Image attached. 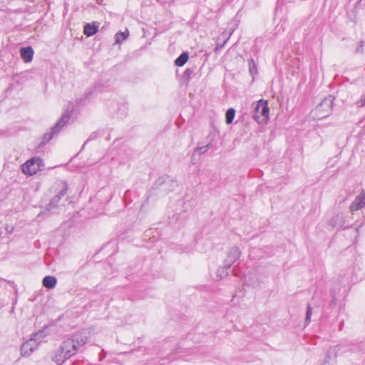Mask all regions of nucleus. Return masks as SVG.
<instances>
[{
    "label": "nucleus",
    "mask_w": 365,
    "mask_h": 365,
    "mask_svg": "<svg viewBox=\"0 0 365 365\" xmlns=\"http://www.w3.org/2000/svg\"><path fill=\"white\" fill-rule=\"evenodd\" d=\"M364 46H365V41H360L358 46L356 48V53H363Z\"/></svg>",
    "instance_id": "4be33fe9"
},
{
    "label": "nucleus",
    "mask_w": 365,
    "mask_h": 365,
    "mask_svg": "<svg viewBox=\"0 0 365 365\" xmlns=\"http://www.w3.org/2000/svg\"><path fill=\"white\" fill-rule=\"evenodd\" d=\"M312 314V309L309 304H307V312H306V317H305V322L307 324L309 323L311 320V317Z\"/></svg>",
    "instance_id": "aec40b11"
},
{
    "label": "nucleus",
    "mask_w": 365,
    "mask_h": 365,
    "mask_svg": "<svg viewBox=\"0 0 365 365\" xmlns=\"http://www.w3.org/2000/svg\"><path fill=\"white\" fill-rule=\"evenodd\" d=\"M269 109L267 101L259 100L255 107L253 118L258 123L266 122L269 118Z\"/></svg>",
    "instance_id": "39448f33"
},
{
    "label": "nucleus",
    "mask_w": 365,
    "mask_h": 365,
    "mask_svg": "<svg viewBox=\"0 0 365 365\" xmlns=\"http://www.w3.org/2000/svg\"><path fill=\"white\" fill-rule=\"evenodd\" d=\"M101 0H98V4H101Z\"/></svg>",
    "instance_id": "a878e982"
},
{
    "label": "nucleus",
    "mask_w": 365,
    "mask_h": 365,
    "mask_svg": "<svg viewBox=\"0 0 365 365\" xmlns=\"http://www.w3.org/2000/svg\"><path fill=\"white\" fill-rule=\"evenodd\" d=\"M42 166H43L42 159L39 157H34L24 163L21 165V170L25 175H33L41 170Z\"/></svg>",
    "instance_id": "20e7f679"
},
{
    "label": "nucleus",
    "mask_w": 365,
    "mask_h": 365,
    "mask_svg": "<svg viewBox=\"0 0 365 365\" xmlns=\"http://www.w3.org/2000/svg\"><path fill=\"white\" fill-rule=\"evenodd\" d=\"M211 144L209 143L206 145L205 146L198 147L195 150V153H198L199 155H201L202 153H205L210 147Z\"/></svg>",
    "instance_id": "412c9836"
},
{
    "label": "nucleus",
    "mask_w": 365,
    "mask_h": 365,
    "mask_svg": "<svg viewBox=\"0 0 365 365\" xmlns=\"http://www.w3.org/2000/svg\"><path fill=\"white\" fill-rule=\"evenodd\" d=\"M98 31V27L96 24H85L83 33L87 36L94 35Z\"/></svg>",
    "instance_id": "f8f14e48"
},
{
    "label": "nucleus",
    "mask_w": 365,
    "mask_h": 365,
    "mask_svg": "<svg viewBox=\"0 0 365 365\" xmlns=\"http://www.w3.org/2000/svg\"><path fill=\"white\" fill-rule=\"evenodd\" d=\"M61 200V198L59 196L56 195L51 200L49 204L48 205V208L49 210H51V209H53V208L56 207L57 206V205L58 204V202H60Z\"/></svg>",
    "instance_id": "a211bd4d"
},
{
    "label": "nucleus",
    "mask_w": 365,
    "mask_h": 365,
    "mask_svg": "<svg viewBox=\"0 0 365 365\" xmlns=\"http://www.w3.org/2000/svg\"><path fill=\"white\" fill-rule=\"evenodd\" d=\"M234 29H231L230 31H225L224 32H222L221 34V35L218 37V40H222V41L227 38V36H228V34L230 33V32H233Z\"/></svg>",
    "instance_id": "5701e85b"
},
{
    "label": "nucleus",
    "mask_w": 365,
    "mask_h": 365,
    "mask_svg": "<svg viewBox=\"0 0 365 365\" xmlns=\"http://www.w3.org/2000/svg\"><path fill=\"white\" fill-rule=\"evenodd\" d=\"M248 64H249L250 73L252 76H254V75L257 74V65H256L254 59L252 58L250 59H249Z\"/></svg>",
    "instance_id": "dca6fc26"
},
{
    "label": "nucleus",
    "mask_w": 365,
    "mask_h": 365,
    "mask_svg": "<svg viewBox=\"0 0 365 365\" xmlns=\"http://www.w3.org/2000/svg\"><path fill=\"white\" fill-rule=\"evenodd\" d=\"M241 251L238 247H232L230 249L227 258L224 262V267L228 269L240 258Z\"/></svg>",
    "instance_id": "0eeeda50"
},
{
    "label": "nucleus",
    "mask_w": 365,
    "mask_h": 365,
    "mask_svg": "<svg viewBox=\"0 0 365 365\" xmlns=\"http://www.w3.org/2000/svg\"><path fill=\"white\" fill-rule=\"evenodd\" d=\"M88 341L86 332L81 331L65 339L52 355L51 359L57 365H63L74 356Z\"/></svg>",
    "instance_id": "f257e3e1"
},
{
    "label": "nucleus",
    "mask_w": 365,
    "mask_h": 365,
    "mask_svg": "<svg viewBox=\"0 0 365 365\" xmlns=\"http://www.w3.org/2000/svg\"><path fill=\"white\" fill-rule=\"evenodd\" d=\"M334 98L329 96L324 98L316 107L314 115L319 119L326 118L331 113Z\"/></svg>",
    "instance_id": "7ed1b4c3"
},
{
    "label": "nucleus",
    "mask_w": 365,
    "mask_h": 365,
    "mask_svg": "<svg viewBox=\"0 0 365 365\" xmlns=\"http://www.w3.org/2000/svg\"><path fill=\"white\" fill-rule=\"evenodd\" d=\"M235 110L234 108H229L225 114V120L227 124H230L235 118Z\"/></svg>",
    "instance_id": "2eb2a0df"
},
{
    "label": "nucleus",
    "mask_w": 365,
    "mask_h": 365,
    "mask_svg": "<svg viewBox=\"0 0 365 365\" xmlns=\"http://www.w3.org/2000/svg\"><path fill=\"white\" fill-rule=\"evenodd\" d=\"M231 35H232V32H230L228 34V36H227V38L225 39L222 43L220 42L222 40H218L217 39V46H216L215 50L222 49L224 47V46L225 45V43L227 42V41L229 40V38L231 36Z\"/></svg>",
    "instance_id": "6ab92c4d"
},
{
    "label": "nucleus",
    "mask_w": 365,
    "mask_h": 365,
    "mask_svg": "<svg viewBox=\"0 0 365 365\" xmlns=\"http://www.w3.org/2000/svg\"><path fill=\"white\" fill-rule=\"evenodd\" d=\"M129 34L128 29H125V31L121 32L119 31L116 33L115 36V43H120L123 41L125 40Z\"/></svg>",
    "instance_id": "4468645a"
},
{
    "label": "nucleus",
    "mask_w": 365,
    "mask_h": 365,
    "mask_svg": "<svg viewBox=\"0 0 365 365\" xmlns=\"http://www.w3.org/2000/svg\"><path fill=\"white\" fill-rule=\"evenodd\" d=\"M55 187L56 190H58V193L56 194V195L62 198L67 193L68 186L66 182L60 181L55 184Z\"/></svg>",
    "instance_id": "9d476101"
},
{
    "label": "nucleus",
    "mask_w": 365,
    "mask_h": 365,
    "mask_svg": "<svg viewBox=\"0 0 365 365\" xmlns=\"http://www.w3.org/2000/svg\"><path fill=\"white\" fill-rule=\"evenodd\" d=\"M20 55L25 63L31 62L33 59L34 50L31 46L23 47L20 49Z\"/></svg>",
    "instance_id": "1a4fd4ad"
},
{
    "label": "nucleus",
    "mask_w": 365,
    "mask_h": 365,
    "mask_svg": "<svg viewBox=\"0 0 365 365\" xmlns=\"http://www.w3.org/2000/svg\"><path fill=\"white\" fill-rule=\"evenodd\" d=\"M189 56L187 53H182L175 61V64L177 66H182L188 61Z\"/></svg>",
    "instance_id": "ddd939ff"
},
{
    "label": "nucleus",
    "mask_w": 365,
    "mask_h": 365,
    "mask_svg": "<svg viewBox=\"0 0 365 365\" xmlns=\"http://www.w3.org/2000/svg\"><path fill=\"white\" fill-rule=\"evenodd\" d=\"M101 0H98V4H101Z\"/></svg>",
    "instance_id": "393cba45"
},
{
    "label": "nucleus",
    "mask_w": 365,
    "mask_h": 365,
    "mask_svg": "<svg viewBox=\"0 0 365 365\" xmlns=\"http://www.w3.org/2000/svg\"><path fill=\"white\" fill-rule=\"evenodd\" d=\"M61 200V198L59 196L56 195L51 200L49 204L48 205V208L49 210H51V209H53V208L56 207L57 206V205L58 204V202H60Z\"/></svg>",
    "instance_id": "f3484780"
},
{
    "label": "nucleus",
    "mask_w": 365,
    "mask_h": 365,
    "mask_svg": "<svg viewBox=\"0 0 365 365\" xmlns=\"http://www.w3.org/2000/svg\"><path fill=\"white\" fill-rule=\"evenodd\" d=\"M71 113L68 111L65 112L61 118L51 128V133H46L43 136V143L48 142L54 135H57L61 130L67 124L71 118Z\"/></svg>",
    "instance_id": "f03ea898"
},
{
    "label": "nucleus",
    "mask_w": 365,
    "mask_h": 365,
    "mask_svg": "<svg viewBox=\"0 0 365 365\" xmlns=\"http://www.w3.org/2000/svg\"><path fill=\"white\" fill-rule=\"evenodd\" d=\"M365 206V193L362 192L350 205L351 212L359 210Z\"/></svg>",
    "instance_id": "6e6552de"
},
{
    "label": "nucleus",
    "mask_w": 365,
    "mask_h": 365,
    "mask_svg": "<svg viewBox=\"0 0 365 365\" xmlns=\"http://www.w3.org/2000/svg\"><path fill=\"white\" fill-rule=\"evenodd\" d=\"M101 0H98V4H101Z\"/></svg>",
    "instance_id": "bb28decb"
},
{
    "label": "nucleus",
    "mask_w": 365,
    "mask_h": 365,
    "mask_svg": "<svg viewBox=\"0 0 365 365\" xmlns=\"http://www.w3.org/2000/svg\"><path fill=\"white\" fill-rule=\"evenodd\" d=\"M356 105L359 107H363L365 106V95L361 96V98L359 101H357Z\"/></svg>",
    "instance_id": "b1692460"
},
{
    "label": "nucleus",
    "mask_w": 365,
    "mask_h": 365,
    "mask_svg": "<svg viewBox=\"0 0 365 365\" xmlns=\"http://www.w3.org/2000/svg\"><path fill=\"white\" fill-rule=\"evenodd\" d=\"M40 335H41L40 333L34 334V338H31L22 344L21 351L23 355L29 356L37 349L38 345L40 343Z\"/></svg>",
    "instance_id": "423d86ee"
},
{
    "label": "nucleus",
    "mask_w": 365,
    "mask_h": 365,
    "mask_svg": "<svg viewBox=\"0 0 365 365\" xmlns=\"http://www.w3.org/2000/svg\"><path fill=\"white\" fill-rule=\"evenodd\" d=\"M57 280L53 276H46L43 279V286L47 289H53L56 285Z\"/></svg>",
    "instance_id": "9b49d317"
}]
</instances>
